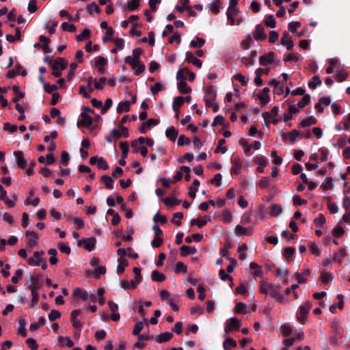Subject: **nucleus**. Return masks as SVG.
<instances>
[{"label": "nucleus", "instance_id": "1", "mask_svg": "<svg viewBox=\"0 0 350 350\" xmlns=\"http://www.w3.org/2000/svg\"><path fill=\"white\" fill-rule=\"evenodd\" d=\"M259 291L265 295H269L271 298L275 299L280 304L286 303L287 299L280 293L281 286L279 283H270L264 280L260 282Z\"/></svg>", "mask_w": 350, "mask_h": 350}, {"label": "nucleus", "instance_id": "2", "mask_svg": "<svg viewBox=\"0 0 350 350\" xmlns=\"http://www.w3.org/2000/svg\"><path fill=\"white\" fill-rule=\"evenodd\" d=\"M241 327L240 321L235 317H231L226 321L224 332L226 333H229L232 332L234 329H237Z\"/></svg>", "mask_w": 350, "mask_h": 350}, {"label": "nucleus", "instance_id": "3", "mask_svg": "<svg viewBox=\"0 0 350 350\" xmlns=\"http://www.w3.org/2000/svg\"><path fill=\"white\" fill-rule=\"evenodd\" d=\"M141 54L142 51L139 48L134 49L133 50L132 55H129L125 57V63L128 64L131 66H134L138 61H140Z\"/></svg>", "mask_w": 350, "mask_h": 350}, {"label": "nucleus", "instance_id": "4", "mask_svg": "<svg viewBox=\"0 0 350 350\" xmlns=\"http://www.w3.org/2000/svg\"><path fill=\"white\" fill-rule=\"evenodd\" d=\"M90 163L97 165L98 168L101 170H106L109 168L107 161L103 157H92L90 159Z\"/></svg>", "mask_w": 350, "mask_h": 350}, {"label": "nucleus", "instance_id": "5", "mask_svg": "<svg viewBox=\"0 0 350 350\" xmlns=\"http://www.w3.org/2000/svg\"><path fill=\"white\" fill-rule=\"evenodd\" d=\"M14 155L16 157L17 165L21 169H25L27 165V161L24 157V154L22 151H14Z\"/></svg>", "mask_w": 350, "mask_h": 350}, {"label": "nucleus", "instance_id": "6", "mask_svg": "<svg viewBox=\"0 0 350 350\" xmlns=\"http://www.w3.org/2000/svg\"><path fill=\"white\" fill-rule=\"evenodd\" d=\"M239 10L232 6H229L227 12L226 16L230 25H235V16L239 14Z\"/></svg>", "mask_w": 350, "mask_h": 350}, {"label": "nucleus", "instance_id": "7", "mask_svg": "<svg viewBox=\"0 0 350 350\" xmlns=\"http://www.w3.org/2000/svg\"><path fill=\"white\" fill-rule=\"evenodd\" d=\"M92 124V118L85 112L80 114V118L78 120V125L84 127H89Z\"/></svg>", "mask_w": 350, "mask_h": 350}, {"label": "nucleus", "instance_id": "8", "mask_svg": "<svg viewBox=\"0 0 350 350\" xmlns=\"http://www.w3.org/2000/svg\"><path fill=\"white\" fill-rule=\"evenodd\" d=\"M275 61V54L272 52L261 55L259 57V63L262 66L272 64Z\"/></svg>", "mask_w": 350, "mask_h": 350}, {"label": "nucleus", "instance_id": "9", "mask_svg": "<svg viewBox=\"0 0 350 350\" xmlns=\"http://www.w3.org/2000/svg\"><path fill=\"white\" fill-rule=\"evenodd\" d=\"M43 252H34L32 257L28 259V264L31 266H39L42 261Z\"/></svg>", "mask_w": 350, "mask_h": 350}, {"label": "nucleus", "instance_id": "10", "mask_svg": "<svg viewBox=\"0 0 350 350\" xmlns=\"http://www.w3.org/2000/svg\"><path fill=\"white\" fill-rule=\"evenodd\" d=\"M142 281L135 278L131 281L122 280L120 282V286L124 290L135 289L137 286Z\"/></svg>", "mask_w": 350, "mask_h": 350}, {"label": "nucleus", "instance_id": "11", "mask_svg": "<svg viewBox=\"0 0 350 350\" xmlns=\"http://www.w3.org/2000/svg\"><path fill=\"white\" fill-rule=\"evenodd\" d=\"M254 38L257 41L265 40L267 38V35L261 25L258 24L256 26L255 31L254 32Z\"/></svg>", "mask_w": 350, "mask_h": 350}, {"label": "nucleus", "instance_id": "12", "mask_svg": "<svg viewBox=\"0 0 350 350\" xmlns=\"http://www.w3.org/2000/svg\"><path fill=\"white\" fill-rule=\"evenodd\" d=\"M232 167L230 169L231 174H237L242 167V160L239 157L232 159Z\"/></svg>", "mask_w": 350, "mask_h": 350}, {"label": "nucleus", "instance_id": "13", "mask_svg": "<svg viewBox=\"0 0 350 350\" xmlns=\"http://www.w3.org/2000/svg\"><path fill=\"white\" fill-rule=\"evenodd\" d=\"M281 44L282 45H286V49L288 51L291 50L293 48V42L292 41V38L291 36L287 32H284L281 39Z\"/></svg>", "mask_w": 350, "mask_h": 350}, {"label": "nucleus", "instance_id": "14", "mask_svg": "<svg viewBox=\"0 0 350 350\" xmlns=\"http://www.w3.org/2000/svg\"><path fill=\"white\" fill-rule=\"evenodd\" d=\"M254 162L258 165V167L256 168V171L259 173H263L264 168L267 163L266 157L264 156L256 157L254 159Z\"/></svg>", "mask_w": 350, "mask_h": 350}, {"label": "nucleus", "instance_id": "15", "mask_svg": "<svg viewBox=\"0 0 350 350\" xmlns=\"http://www.w3.org/2000/svg\"><path fill=\"white\" fill-rule=\"evenodd\" d=\"M159 121L156 119H148L146 122H144L142 124V126L139 129V131L141 133L144 134L146 132L147 129H150L151 126L157 125Z\"/></svg>", "mask_w": 350, "mask_h": 350}, {"label": "nucleus", "instance_id": "16", "mask_svg": "<svg viewBox=\"0 0 350 350\" xmlns=\"http://www.w3.org/2000/svg\"><path fill=\"white\" fill-rule=\"evenodd\" d=\"M173 336V334L171 332H166L158 334L155 337V340L159 343H163L169 341Z\"/></svg>", "mask_w": 350, "mask_h": 350}, {"label": "nucleus", "instance_id": "17", "mask_svg": "<svg viewBox=\"0 0 350 350\" xmlns=\"http://www.w3.org/2000/svg\"><path fill=\"white\" fill-rule=\"evenodd\" d=\"M26 237H29L27 241V244L29 246H34L36 244L37 239H38V235L36 232L33 231L27 230L25 232Z\"/></svg>", "mask_w": 350, "mask_h": 350}, {"label": "nucleus", "instance_id": "18", "mask_svg": "<svg viewBox=\"0 0 350 350\" xmlns=\"http://www.w3.org/2000/svg\"><path fill=\"white\" fill-rule=\"evenodd\" d=\"M186 77H183V80L178 82L177 85L178 90L180 93L187 94L191 92V89L189 87L186 83Z\"/></svg>", "mask_w": 350, "mask_h": 350}, {"label": "nucleus", "instance_id": "19", "mask_svg": "<svg viewBox=\"0 0 350 350\" xmlns=\"http://www.w3.org/2000/svg\"><path fill=\"white\" fill-rule=\"evenodd\" d=\"M66 68V62L63 58L57 59L52 64L53 70H63Z\"/></svg>", "mask_w": 350, "mask_h": 350}, {"label": "nucleus", "instance_id": "20", "mask_svg": "<svg viewBox=\"0 0 350 350\" xmlns=\"http://www.w3.org/2000/svg\"><path fill=\"white\" fill-rule=\"evenodd\" d=\"M180 255L182 256H186L189 254H193L197 252V250L195 247H191L188 245H183L180 248Z\"/></svg>", "mask_w": 350, "mask_h": 350}, {"label": "nucleus", "instance_id": "21", "mask_svg": "<svg viewBox=\"0 0 350 350\" xmlns=\"http://www.w3.org/2000/svg\"><path fill=\"white\" fill-rule=\"evenodd\" d=\"M206 219H208L209 221H211V218L209 216H206V217H204V218H196V219H191V226H197L198 228H202L207 223V221Z\"/></svg>", "mask_w": 350, "mask_h": 350}, {"label": "nucleus", "instance_id": "22", "mask_svg": "<svg viewBox=\"0 0 350 350\" xmlns=\"http://www.w3.org/2000/svg\"><path fill=\"white\" fill-rule=\"evenodd\" d=\"M118 262L116 272L120 275L124 271L125 267L128 266V261L125 258H119Z\"/></svg>", "mask_w": 350, "mask_h": 350}, {"label": "nucleus", "instance_id": "23", "mask_svg": "<svg viewBox=\"0 0 350 350\" xmlns=\"http://www.w3.org/2000/svg\"><path fill=\"white\" fill-rule=\"evenodd\" d=\"M178 134V131L174 126H171V127L167 129L165 131L166 137L167 138H169L172 142L176 141Z\"/></svg>", "mask_w": 350, "mask_h": 350}, {"label": "nucleus", "instance_id": "24", "mask_svg": "<svg viewBox=\"0 0 350 350\" xmlns=\"http://www.w3.org/2000/svg\"><path fill=\"white\" fill-rule=\"evenodd\" d=\"M107 63V59L103 56H98L95 65L98 68V70L100 73L103 74L105 71V64Z\"/></svg>", "mask_w": 350, "mask_h": 350}, {"label": "nucleus", "instance_id": "25", "mask_svg": "<svg viewBox=\"0 0 350 350\" xmlns=\"http://www.w3.org/2000/svg\"><path fill=\"white\" fill-rule=\"evenodd\" d=\"M73 295L81 298L83 301H86L89 297L88 292L80 288H77L74 290Z\"/></svg>", "mask_w": 350, "mask_h": 350}, {"label": "nucleus", "instance_id": "26", "mask_svg": "<svg viewBox=\"0 0 350 350\" xmlns=\"http://www.w3.org/2000/svg\"><path fill=\"white\" fill-rule=\"evenodd\" d=\"M100 181L103 183L105 187L109 189H113L114 185V181L112 179V177L108 175H104L101 176Z\"/></svg>", "mask_w": 350, "mask_h": 350}, {"label": "nucleus", "instance_id": "27", "mask_svg": "<svg viewBox=\"0 0 350 350\" xmlns=\"http://www.w3.org/2000/svg\"><path fill=\"white\" fill-rule=\"evenodd\" d=\"M316 122H317V120L314 117L310 116L304 120H301L299 123V126L302 127V128H306V127H308L312 124H316Z\"/></svg>", "mask_w": 350, "mask_h": 350}, {"label": "nucleus", "instance_id": "28", "mask_svg": "<svg viewBox=\"0 0 350 350\" xmlns=\"http://www.w3.org/2000/svg\"><path fill=\"white\" fill-rule=\"evenodd\" d=\"M200 185V181L198 179H195L193 181L192 185L189 187V191L188 195L189 197L194 198L196 195V192L198 191V187Z\"/></svg>", "mask_w": 350, "mask_h": 350}, {"label": "nucleus", "instance_id": "29", "mask_svg": "<svg viewBox=\"0 0 350 350\" xmlns=\"http://www.w3.org/2000/svg\"><path fill=\"white\" fill-rule=\"evenodd\" d=\"M131 102L129 100H126L124 102L119 103L117 107V112L118 113H121L123 111H129L130 109Z\"/></svg>", "mask_w": 350, "mask_h": 350}, {"label": "nucleus", "instance_id": "30", "mask_svg": "<svg viewBox=\"0 0 350 350\" xmlns=\"http://www.w3.org/2000/svg\"><path fill=\"white\" fill-rule=\"evenodd\" d=\"M312 308V303L310 301H306L304 305L299 307V314L306 317L310 310Z\"/></svg>", "mask_w": 350, "mask_h": 350}, {"label": "nucleus", "instance_id": "31", "mask_svg": "<svg viewBox=\"0 0 350 350\" xmlns=\"http://www.w3.org/2000/svg\"><path fill=\"white\" fill-rule=\"evenodd\" d=\"M247 250V245L246 243H242L238 247L237 252L239 253V258L241 260H244L246 258Z\"/></svg>", "mask_w": 350, "mask_h": 350}, {"label": "nucleus", "instance_id": "32", "mask_svg": "<svg viewBox=\"0 0 350 350\" xmlns=\"http://www.w3.org/2000/svg\"><path fill=\"white\" fill-rule=\"evenodd\" d=\"M12 90L14 92V93L16 94V96L12 98L13 103L18 102L21 98H23L25 96V93L23 92H21L19 86L14 85L12 87Z\"/></svg>", "mask_w": 350, "mask_h": 350}, {"label": "nucleus", "instance_id": "33", "mask_svg": "<svg viewBox=\"0 0 350 350\" xmlns=\"http://www.w3.org/2000/svg\"><path fill=\"white\" fill-rule=\"evenodd\" d=\"M31 306L34 307L38 300H39V295H38V289H36V287L31 288Z\"/></svg>", "mask_w": 350, "mask_h": 350}, {"label": "nucleus", "instance_id": "34", "mask_svg": "<svg viewBox=\"0 0 350 350\" xmlns=\"http://www.w3.org/2000/svg\"><path fill=\"white\" fill-rule=\"evenodd\" d=\"M151 278L153 281L163 282L165 280V275L157 270H154L152 271Z\"/></svg>", "mask_w": 350, "mask_h": 350}, {"label": "nucleus", "instance_id": "35", "mask_svg": "<svg viewBox=\"0 0 350 350\" xmlns=\"http://www.w3.org/2000/svg\"><path fill=\"white\" fill-rule=\"evenodd\" d=\"M131 67L134 70L135 75H139L145 70L146 68L145 65L142 64L140 61H138L134 66Z\"/></svg>", "mask_w": 350, "mask_h": 350}, {"label": "nucleus", "instance_id": "36", "mask_svg": "<svg viewBox=\"0 0 350 350\" xmlns=\"http://www.w3.org/2000/svg\"><path fill=\"white\" fill-rule=\"evenodd\" d=\"M250 268L251 269H254V275L256 277H262V270L261 267L256 262H252L250 264Z\"/></svg>", "mask_w": 350, "mask_h": 350}, {"label": "nucleus", "instance_id": "37", "mask_svg": "<svg viewBox=\"0 0 350 350\" xmlns=\"http://www.w3.org/2000/svg\"><path fill=\"white\" fill-rule=\"evenodd\" d=\"M19 327L18 328V333L21 334L22 336L25 337L27 336V331H26V321L24 319H19Z\"/></svg>", "mask_w": 350, "mask_h": 350}, {"label": "nucleus", "instance_id": "38", "mask_svg": "<svg viewBox=\"0 0 350 350\" xmlns=\"http://www.w3.org/2000/svg\"><path fill=\"white\" fill-rule=\"evenodd\" d=\"M283 208L281 205L278 204H274L271 206V209L270 211V215L273 217H277L282 213Z\"/></svg>", "mask_w": 350, "mask_h": 350}, {"label": "nucleus", "instance_id": "39", "mask_svg": "<svg viewBox=\"0 0 350 350\" xmlns=\"http://www.w3.org/2000/svg\"><path fill=\"white\" fill-rule=\"evenodd\" d=\"M255 55H256L255 53H253V54L251 55L250 57H242L241 59V63L247 68L252 66L254 64V58L255 57Z\"/></svg>", "mask_w": 350, "mask_h": 350}, {"label": "nucleus", "instance_id": "40", "mask_svg": "<svg viewBox=\"0 0 350 350\" xmlns=\"http://www.w3.org/2000/svg\"><path fill=\"white\" fill-rule=\"evenodd\" d=\"M345 255L346 253L345 250L340 249L334 254L333 261L337 262L338 264H340L342 262V259L345 256Z\"/></svg>", "mask_w": 350, "mask_h": 350}, {"label": "nucleus", "instance_id": "41", "mask_svg": "<svg viewBox=\"0 0 350 350\" xmlns=\"http://www.w3.org/2000/svg\"><path fill=\"white\" fill-rule=\"evenodd\" d=\"M163 201L167 206H177L180 203V201L175 197H166Z\"/></svg>", "mask_w": 350, "mask_h": 350}, {"label": "nucleus", "instance_id": "42", "mask_svg": "<svg viewBox=\"0 0 350 350\" xmlns=\"http://www.w3.org/2000/svg\"><path fill=\"white\" fill-rule=\"evenodd\" d=\"M179 302L178 296H176L172 299H168V304L170 305L171 309L173 311H178L179 310V306H178V303Z\"/></svg>", "mask_w": 350, "mask_h": 350}, {"label": "nucleus", "instance_id": "43", "mask_svg": "<svg viewBox=\"0 0 350 350\" xmlns=\"http://www.w3.org/2000/svg\"><path fill=\"white\" fill-rule=\"evenodd\" d=\"M40 279V276L39 275H32L30 277L29 282H30V286L29 288L36 287V289H39L40 284L39 281Z\"/></svg>", "mask_w": 350, "mask_h": 350}, {"label": "nucleus", "instance_id": "44", "mask_svg": "<svg viewBox=\"0 0 350 350\" xmlns=\"http://www.w3.org/2000/svg\"><path fill=\"white\" fill-rule=\"evenodd\" d=\"M230 347H237V342L232 338L228 337L224 340L223 342V347L224 350H230Z\"/></svg>", "mask_w": 350, "mask_h": 350}, {"label": "nucleus", "instance_id": "45", "mask_svg": "<svg viewBox=\"0 0 350 350\" xmlns=\"http://www.w3.org/2000/svg\"><path fill=\"white\" fill-rule=\"evenodd\" d=\"M221 2L219 0H215L209 4V8L214 14H218L220 10Z\"/></svg>", "mask_w": 350, "mask_h": 350}, {"label": "nucleus", "instance_id": "46", "mask_svg": "<svg viewBox=\"0 0 350 350\" xmlns=\"http://www.w3.org/2000/svg\"><path fill=\"white\" fill-rule=\"evenodd\" d=\"M310 274V271L308 269H306L301 273H297L296 274V278L299 283H303L306 281V278Z\"/></svg>", "mask_w": 350, "mask_h": 350}, {"label": "nucleus", "instance_id": "47", "mask_svg": "<svg viewBox=\"0 0 350 350\" xmlns=\"http://www.w3.org/2000/svg\"><path fill=\"white\" fill-rule=\"evenodd\" d=\"M321 84V80L318 75H314L312 77V81L308 82V86L310 89L314 90L317 87Z\"/></svg>", "mask_w": 350, "mask_h": 350}, {"label": "nucleus", "instance_id": "48", "mask_svg": "<svg viewBox=\"0 0 350 350\" xmlns=\"http://www.w3.org/2000/svg\"><path fill=\"white\" fill-rule=\"evenodd\" d=\"M221 219L224 223H230L232 220L231 213L227 209H224L221 213Z\"/></svg>", "mask_w": 350, "mask_h": 350}, {"label": "nucleus", "instance_id": "49", "mask_svg": "<svg viewBox=\"0 0 350 350\" xmlns=\"http://www.w3.org/2000/svg\"><path fill=\"white\" fill-rule=\"evenodd\" d=\"M183 218V213L182 212H176L173 215L172 222L179 226L181 225V219Z\"/></svg>", "mask_w": 350, "mask_h": 350}, {"label": "nucleus", "instance_id": "50", "mask_svg": "<svg viewBox=\"0 0 350 350\" xmlns=\"http://www.w3.org/2000/svg\"><path fill=\"white\" fill-rule=\"evenodd\" d=\"M203 238V236L201 234H193L190 237H187L185 239V242L187 243H190L192 241L200 242Z\"/></svg>", "mask_w": 350, "mask_h": 350}, {"label": "nucleus", "instance_id": "51", "mask_svg": "<svg viewBox=\"0 0 350 350\" xmlns=\"http://www.w3.org/2000/svg\"><path fill=\"white\" fill-rule=\"evenodd\" d=\"M217 97V92L212 86H209L206 88V94L204 96V98H216Z\"/></svg>", "mask_w": 350, "mask_h": 350}, {"label": "nucleus", "instance_id": "52", "mask_svg": "<svg viewBox=\"0 0 350 350\" xmlns=\"http://www.w3.org/2000/svg\"><path fill=\"white\" fill-rule=\"evenodd\" d=\"M184 98L182 96H176L174 98L173 101V109L176 111L178 110V108L183 104Z\"/></svg>", "mask_w": 350, "mask_h": 350}, {"label": "nucleus", "instance_id": "53", "mask_svg": "<svg viewBox=\"0 0 350 350\" xmlns=\"http://www.w3.org/2000/svg\"><path fill=\"white\" fill-rule=\"evenodd\" d=\"M235 233L237 234H251V229H247L245 227H243L240 225H237L235 227Z\"/></svg>", "mask_w": 350, "mask_h": 350}, {"label": "nucleus", "instance_id": "54", "mask_svg": "<svg viewBox=\"0 0 350 350\" xmlns=\"http://www.w3.org/2000/svg\"><path fill=\"white\" fill-rule=\"evenodd\" d=\"M205 44V40L202 38H196V40H192L190 42L191 47H202Z\"/></svg>", "mask_w": 350, "mask_h": 350}, {"label": "nucleus", "instance_id": "55", "mask_svg": "<svg viewBox=\"0 0 350 350\" xmlns=\"http://www.w3.org/2000/svg\"><path fill=\"white\" fill-rule=\"evenodd\" d=\"M20 39H21V33H20V30L18 27L16 29L15 35L8 34L6 36V40L10 42H15Z\"/></svg>", "mask_w": 350, "mask_h": 350}, {"label": "nucleus", "instance_id": "56", "mask_svg": "<svg viewBox=\"0 0 350 350\" xmlns=\"http://www.w3.org/2000/svg\"><path fill=\"white\" fill-rule=\"evenodd\" d=\"M57 339L59 340L61 344H65L68 347H72L74 345L73 341L69 336H59Z\"/></svg>", "mask_w": 350, "mask_h": 350}, {"label": "nucleus", "instance_id": "57", "mask_svg": "<svg viewBox=\"0 0 350 350\" xmlns=\"http://www.w3.org/2000/svg\"><path fill=\"white\" fill-rule=\"evenodd\" d=\"M189 0H179V3L180 5H178L176 6V10L179 12H183L185 10H187L189 8Z\"/></svg>", "mask_w": 350, "mask_h": 350}, {"label": "nucleus", "instance_id": "58", "mask_svg": "<svg viewBox=\"0 0 350 350\" xmlns=\"http://www.w3.org/2000/svg\"><path fill=\"white\" fill-rule=\"evenodd\" d=\"M226 143V140L224 139H221L219 142L218 145L216 148L215 152H221L222 154H224L227 152L228 148L226 146H224V144Z\"/></svg>", "mask_w": 350, "mask_h": 350}, {"label": "nucleus", "instance_id": "59", "mask_svg": "<svg viewBox=\"0 0 350 350\" xmlns=\"http://www.w3.org/2000/svg\"><path fill=\"white\" fill-rule=\"evenodd\" d=\"M271 181V178L269 176H267V177H263L257 183V185L262 188V189H266L268 187L269 185V183Z\"/></svg>", "mask_w": 350, "mask_h": 350}, {"label": "nucleus", "instance_id": "60", "mask_svg": "<svg viewBox=\"0 0 350 350\" xmlns=\"http://www.w3.org/2000/svg\"><path fill=\"white\" fill-rule=\"evenodd\" d=\"M309 249L312 254H314L317 256H320L321 248L317 244H316L314 243H310V245L309 246Z\"/></svg>", "mask_w": 350, "mask_h": 350}, {"label": "nucleus", "instance_id": "61", "mask_svg": "<svg viewBox=\"0 0 350 350\" xmlns=\"http://www.w3.org/2000/svg\"><path fill=\"white\" fill-rule=\"evenodd\" d=\"M310 100V96L309 94H305L302 98L301 99V100H299L298 103H297V107H299V108H303L307 104L309 103Z\"/></svg>", "mask_w": 350, "mask_h": 350}, {"label": "nucleus", "instance_id": "62", "mask_svg": "<svg viewBox=\"0 0 350 350\" xmlns=\"http://www.w3.org/2000/svg\"><path fill=\"white\" fill-rule=\"evenodd\" d=\"M106 272V269L103 266H98L92 271V274L94 277H98L100 275H103Z\"/></svg>", "mask_w": 350, "mask_h": 350}, {"label": "nucleus", "instance_id": "63", "mask_svg": "<svg viewBox=\"0 0 350 350\" xmlns=\"http://www.w3.org/2000/svg\"><path fill=\"white\" fill-rule=\"evenodd\" d=\"M163 88H164V87L161 83L157 82L153 85H152L150 87V92L152 94L154 95V94H157L159 92L163 90Z\"/></svg>", "mask_w": 350, "mask_h": 350}, {"label": "nucleus", "instance_id": "64", "mask_svg": "<svg viewBox=\"0 0 350 350\" xmlns=\"http://www.w3.org/2000/svg\"><path fill=\"white\" fill-rule=\"evenodd\" d=\"M265 25L271 28H275L276 22L273 15H268L265 19Z\"/></svg>", "mask_w": 350, "mask_h": 350}]
</instances>
